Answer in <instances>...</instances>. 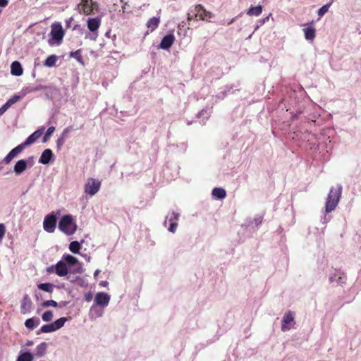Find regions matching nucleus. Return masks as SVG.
<instances>
[{
	"mask_svg": "<svg viewBox=\"0 0 361 361\" xmlns=\"http://www.w3.org/2000/svg\"><path fill=\"white\" fill-rule=\"evenodd\" d=\"M160 23V18L159 17H153L148 20L147 22V27L149 29V32H153L155 29H157Z\"/></svg>",
	"mask_w": 361,
	"mask_h": 361,
	"instance_id": "nucleus-20",
	"label": "nucleus"
},
{
	"mask_svg": "<svg viewBox=\"0 0 361 361\" xmlns=\"http://www.w3.org/2000/svg\"><path fill=\"white\" fill-rule=\"evenodd\" d=\"M1 12H2V10H1V9H0V14L1 13Z\"/></svg>",
	"mask_w": 361,
	"mask_h": 361,
	"instance_id": "nucleus-50",
	"label": "nucleus"
},
{
	"mask_svg": "<svg viewBox=\"0 0 361 361\" xmlns=\"http://www.w3.org/2000/svg\"><path fill=\"white\" fill-rule=\"evenodd\" d=\"M59 230L68 235H73L77 230V225L73 216L70 214L61 217L59 223Z\"/></svg>",
	"mask_w": 361,
	"mask_h": 361,
	"instance_id": "nucleus-3",
	"label": "nucleus"
},
{
	"mask_svg": "<svg viewBox=\"0 0 361 361\" xmlns=\"http://www.w3.org/2000/svg\"><path fill=\"white\" fill-rule=\"evenodd\" d=\"M54 130H55V128L54 126H51L47 129V130L43 137V140H42L43 142H46L49 139V137L53 134Z\"/></svg>",
	"mask_w": 361,
	"mask_h": 361,
	"instance_id": "nucleus-33",
	"label": "nucleus"
},
{
	"mask_svg": "<svg viewBox=\"0 0 361 361\" xmlns=\"http://www.w3.org/2000/svg\"><path fill=\"white\" fill-rule=\"evenodd\" d=\"M11 73L15 76H20L23 74V71L20 62L16 61L11 63Z\"/></svg>",
	"mask_w": 361,
	"mask_h": 361,
	"instance_id": "nucleus-18",
	"label": "nucleus"
},
{
	"mask_svg": "<svg viewBox=\"0 0 361 361\" xmlns=\"http://www.w3.org/2000/svg\"><path fill=\"white\" fill-rule=\"evenodd\" d=\"M66 320L67 319L66 317H61L53 323L43 325L40 329V331L42 333H50L55 331L63 326Z\"/></svg>",
	"mask_w": 361,
	"mask_h": 361,
	"instance_id": "nucleus-5",
	"label": "nucleus"
},
{
	"mask_svg": "<svg viewBox=\"0 0 361 361\" xmlns=\"http://www.w3.org/2000/svg\"><path fill=\"white\" fill-rule=\"evenodd\" d=\"M110 300L109 295L103 292H100L96 294L94 298V302L99 306H106Z\"/></svg>",
	"mask_w": 361,
	"mask_h": 361,
	"instance_id": "nucleus-13",
	"label": "nucleus"
},
{
	"mask_svg": "<svg viewBox=\"0 0 361 361\" xmlns=\"http://www.w3.org/2000/svg\"><path fill=\"white\" fill-rule=\"evenodd\" d=\"M168 219H169V222H173V221L177 222L178 221V219H179V214L178 213L172 212L170 214V215L168 217Z\"/></svg>",
	"mask_w": 361,
	"mask_h": 361,
	"instance_id": "nucleus-36",
	"label": "nucleus"
},
{
	"mask_svg": "<svg viewBox=\"0 0 361 361\" xmlns=\"http://www.w3.org/2000/svg\"><path fill=\"white\" fill-rule=\"evenodd\" d=\"M57 217L53 212L47 214L43 221L44 231L48 233H54L56 226Z\"/></svg>",
	"mask_w": 361,
	"mask_h": 361,
	"instance_id": "nucleus-6",
	"label": "nucleus"
},
{
	"mask_svg": "<svg viewBox=\"0 0 361 361\" xmlns=\"http://www.w3.org/2000/svg\"><path fill=\"white\" fill-rule=\"evenodd\" d=\"M33 360V355L30 352H25L22 354H20L17 361H32Z\"/></svg>",
	"mask_w": 361,
	"mask_h": 361,
	"instance_id": "nucleus-29",
	"label": "nucleus"
},
{
	"mask_svg": "<svg viewBox=\"0 0 361 361\" xmlns=\"http://www.w3.org/2000/svg\"><path fill=\"white\" fill-rule=\"evenodd\" d=\"M43 132L42 129H39L36 131H35L32 134H31L26 140L25 141L22 143L23 145L25 147L27 145H30L32 143H34L37 139L39 138V137L42 135Z\"/></svg>",
	"mask_w": 361,
	"mask_h": 361,
	"instance_id": "nucleus-15",
	"label": "nucleus"
},
{
	"mask_svg": "<svg viewBox=\"0 0 361 361\" xmlns=\"http://www.w3.org/2000/svg\"><path fill=\"white\" fill-rule=\"evenodd\" d=\"M127 3L124 2L123 5L121 6V11L123 13L126 12V8Z\"/></svg>",
	"mask_w": 361,
	"mask_h": 361,
	"instance_id": "nucleus-43",
	"label": "nucleus"
},
{
	"mask_svg": "<svg viewBox=\"0 0 361 361\" xmlns=\"http://www.w3.org/2000/svg\"><path fill=\"white\" fill-rule=\"evenodd\" d=\"M25 149V147L21 143L20 145H18L15 148H13L4 159V162L6 164H9L13 158H15L16 156H18L20 153H21L23 149Z\"/></svg>",
	"mask_w": 361,
	"mask_h": 361,
	"instance_id": "nucleus-12",
	"label": "nucleus"
},
{
	"mask_svg": "<svg viewBox=\"0 0 361 361\" xmlns=\"http://www.w3.org/2000/svg\"><path fill=\"white\" fill-rule=\"evenodd\" d=\"M53 318V312L51 310L46 311L42 316L44 322H50Z\"/></svg>",
	"mask_w": 361,
	"mask_h": 361,
	"instance_id": "nucleus-34",
	"label": "nucleus"
},
{
	"mask_svg": "<svg viewBox=\"0 0 361 361\" xmlns=\"http://www.w3.org/2000/svg\"><path fill=\"white\" fill-rule=\"evenodd\" d=\"M20 99V96L15 95L11 99H9L6 103L9 104V106H11L12 104H15L16 102H18Z\"/></svg>",
	"mask_w": 361,
	"mask_h": 361,
	"instance_id": "nucleus-37",
	"label": "nucleus"
},
{
	"mask_svg": "<svg viewBox=\"0 0 361 361\" xmlns=\"http://www.w3.org/2000/svg\"><path fill=\"white\" fill-rule=\"evenodd\" d=\"M40 324L39 318L32 317L27 319L25 322V326L30 329H33L35 326H37Z\"/></svg>",
	"mask_w": 361,
	"mask_h": 361,
	"instance_id": "nucleus-23",
	"label": "nucleus"
},
{
	"mask_svg": "<svg viewBox=\"0 0 361 361\" xmlns=\"http://www.w3.org/2000/svg\"><path fill=\"white\" fill-rule=\"evenodd\" d=\"M212 17V13L207 11L202 4H196L188 13L187 20L188 21L201 20L209 22Z\"/></svg>",
	"mask_w": 361,
	"mask_h": 361,
	"instance_id": "nucleus-1",
	"label": "nucleus"
},
{
	"mask_svg": "<svg viewBox=\"0 0 361 361\" xmlns=\"http://www.w3.org/2000/svg\"><path fill=\"white\" fill-rule=\"evenodd\" d=\"M101 25V19L99 18H88L87 25L88 30L93 33L94 37L91 39L95 40L98 37L97 30Z\"/></svg>",
	"mask_w": 361,
	"mask_h": 361,
	"instance_id": "nucleus-8",
	"label": "nucleus"
},
{
	"mask_svg": "<svg viewBox=\"0 0 361 361\" xmlns=\"http://www.w3.org/2000/svg\"><path fill=\"white\" fill-rule=\"evenodd\" d=\"M8 4V0H0V7H6Z\"/></svg>",
	"mask_w": 361,
	"mask_h": 361,
	"instance_id": "nucleus-41",
	"label": "nucleus"
},
{
	"mask_svg": "<svg viewBox=\"0 0 361 361\" xmlns=\"http://www.w3.org/2000/svg\"><path fill=\"white\" fill-rule=\"evenodd\" d=\"M37 287L39 289L43 290V291H45V292H48V293H52L53 290H54V284L51 283H39L37 285Z\"/></svg>",
	"mask_w": 361,
	"mask_h": 361,
	"instance_id": "nucleus-28",
	"label": "nucleus"
},
{
	"mask_svg": "<svg viewBox=\"0 0 361 361\" xmlns=\"http://www.w3.org/2000/svg\"><path fill=\"white\" fill-rule=\"evenodd\" d=\"M68 270L63 261H59L55 265V273L59 276H65L68 274Z\"/></svg>",
	"mask_w": 361,
	"mask_h": 361,
	"instance_id": "nucleus-14",
	"label": "nucleus"
},
{
	"mask_svg": "<svg viewBox=\"0 0 361 361\" xmlns=\"http://www.w3.org/2000/svg\"><path fill=\"white\" fill-rule=\"evenodd\" d=\"M262 13V6L261 5L252 6L247 11V15L250 16H259Z\"/></svg>",
	"mask_w": 361,
	"mask_h": 361,
	"instance_id": "nucleus-22",
	"label": "nucleus"
},
{
	"mask_svg": "<svg viewBox=\"0 0 361 361\" xmlns=\"http://www.w3.org/2000/svg\"><path fill=\"white\" fill-rule=\"evenodd\" d=\"M27 161L25 159H20L16 163L13 167V171L16 175H20L27 169Z\"/></svg>",
	"mask_w": 361,
	"mask_h": 361,
	"instance_id": "nucleus-17",
	"label": "nucleus"
},
{
	"mask_svg": "<svg viewBox=\"0 0 361 361\" xmlns=\"http://www.w3.org/2000/svg\"><path fill=\"white\" fill-rule=\"evenodd\" d=\"M54 271L55 272V266H51L50 267L47 268V272L52 273Z\"/></svg>",
	"mask_w": 361,
	"mask_h": 361,
	"instance_id": "nucleus-42",
	"label": "nucleus"
},
{
	"mask_svg": "<svg viewBox=\"0 0 361 361\" xmlns=\"http://www.w3.org/2000/svg\"><path fill=\"white\" fill-rule=\"evenodd\" d=\"M69 56L71 58H74L76 59L80 63L84 64L83 58L82 56V50L78 49L75 51H71L69 54Z\"/></svg>",
	"mask_w": 361,
	"mask_h": 361,
	"instance_id": "nucleus-27",
	"label": "nucleus"
},
{
	"mask_svg": "<svg viewBox=\"0 0 361 361\" xmlns=\"http://www.w3.org/2000/svg\"><path fill=\"white\" fill-rule=\"evenodd\" d=\"M53 157L52 151L50 149H46L42 154L39 162L43 164H47Z\"/></svg>",
	"mask_w": 361,
	"mask_h": 361,
	"instance_id": "nucleus-19",
	"label": "nucleus"
},
{
	"mask_svg": "<svg viewBox=\"0 0 361 361\" xmlns=\"http://www.w3.org/2000/svg\"><path fill=\"white\" fill-rule=\"evenodd\" d=\"M334 0H331L329 3L324 5L323 6H322L319 10H318V15L322 17L329 10L330 6L332 4V1Z\"/></svg>",
	"mask_w": 361,
	"mask_h": 361,
	"instance_id": "nucleus-32",
	"label": "nucleus"
},
{
	"mask_svg": "<svg viewBox=\"0 0 361 361\" xmlns=\"http://www.w3.org/2000/svg\"><path fill=\"white\" fill-rule=\"evenodd\" d=\"M63 259L67 264L72 266L75 265L78 262V260L76 257L70 255H64Z\"/></svg>",
	"mask_w": 361,
	"mask_h": 361,
	"instance_id": "nucleus-31",
	"label": "nucleus"
},
{
	"mask_svg": "<svg viewBox=\"0 0 361 361\" xmlns=\"http://www.w3.org/2000/svg\"><path fill=\"white\" fill-rule=\"evenodd\" d=\"M52 38L55 40H61L64 35V32L61 25L54 27L51 31Z\"/></svg>",
	"mask_w": 361,
	"mask_h": 361,
	"instance_id": "nucleus-16",
	"label": "nucleus"
},
{
	"mask_svg": "<svg viewBox=\"0 0 361 361\" xmlns=\"http://www.w3.org/2000/svg\"><path fill=\"white\" fill-rule=\"evenodd\" d=\"M81 249V245L78 241H72L69 245V250L75 254L79 252Z\"/></svg>",
	"mask_w": 361,
	"mask_h": 361,
	"instance_id": "nucleus-30",
	"label": "nucleus"
},
{
	"mask_svg": "<svg viewBox=\"0 0 361 361\" xmlns=\"http://www.w3.org/2000/svg\"><path fill=\"white\" fill-rule=\"evenodd\" d=\"M341 193L342 187L340 185L330 189L325 205L326 213L331 212L336 209L341 197Z\"/></svg>",
	"mask_w": 361,
	"mask_h": 361,
	"instance_id": "nucleus-2",
	"label": "nucleus"
},
{
	"mask_svg": "<svg viewBox=\"0 0 361 361\" xmlns=\"http://www.w3.org/2000/svg\"><path fill=\"white\" fill-rule=\"evenodd\" d=\"M106 283H107V282H106V281H102V282L100 283V285H102V286H104L106 285Z\"/></svg>",
	"mask_w": 361,
	"mask_h": 361,
	"instance_id": "nucleus-45",
	"label": "nucleus"
},
{
	"mask_svg": "<svg viewBox=\"0 0 361 361\" xmlns=\"http://www.w3.org/2000/svg\"><path fill=\"white\" fill-rule=\"evenodd\" d=\"M47 344L45 342H42L36 347L35 355L37 357H43L47 351Z\"/></svg>",
	"mask_w": 361,
	"mask_h": 361,
	"instance_id": "nucleus-24",
	"label": "nucleus"
},
{
	"mask_svg": "<svg viewBox=\"0 0 361 361\" xmlns=\"http://www.w3.org/2000/svg\"><path fill=\"white\" fill-rule=\"evenodd\" d=\"M57 61V56L54 54L49 56L44 61V66L46 67L51 68L56 65Z\"/></svg>",
	"mask_w": 361,
	"mask_h": 361,
	"instance_id": "nucleus-25",
	"label": "nucleus"
},
{
	"mask_svg": "<svg viewBox=\"0 0 361 361\" xmlns=\"http://www.w3.org/2000/svg\"><path fill=\"white\" fill-rule=\"evenodd\" d=\"M234 21V18L231 20V21L228 24H231Z\"/></svg>",
	"mask_w": 361,
	"mask_h": 361,
	"instance_id": "nucleus-48",
	"label": "nucleus"
},
{
	"mask_svg": "<svg viewBox=\"0 0 361 361\" xmlns=\"http://www.w3.org/2000/svg\"><path fill=\"white\" fill-rule=\"evenodd\" d=\"M9 104L6 102L0 108V116L2 115L8 108Z\"/></svg>",
	"mask_w": 361,
	"mask_h": 361,
	"instance_id": "nucleus-40",
	"label": "nucleus"
},
{
	"mask_svg": "<svg viewBox=\"0 0 361 361\" xmlns=\"http://www.w3.org/2000/svg\"><path fill=\"white\" fill-rule=\"evenodd\" d=\"M6 228L4 224H0V240L4 237Z\"/></svg>",
	"mask_w": 361,
	"mask_h": 361,
	"instance_id": "nucleus-39",
	"label": "nucleus"
},
{
	"mask_svg": "<svg viewBox=\"0 0 361 361\" xmlns=\"http://www.w3.org/2000/svg\"><path fill=\"white\" fill-rule=\"evenodd\" d=\"M32 302L28 295H25L20 303V312L23 314H28L31 312Z\"/></svg>",
	"mask_w": 361,
	"mask_h": 361,
	"instance_id": "nucleus-10",
	"label": "nucleus"
},
{
	"mask_svg": "<svg viewBox=\"0 0 361 361\" xmlns=\"http://www.w3.org/2000/svg\"><path fill=\"white\" fill-rule=\"evenodd\" d=\"M294 322V313L291 311H288L285 313L281 321V331H286L290 329V324Z\"/></svg>",
	"mask_w": 361,
	"mask_h": 361,
	"instance_id": "nucleus-9",
	"label": "nucleus"
},
{
	"mask_svg": "<svg viewBox=\"0 0 361 361\" xmlns=\"http://www.w3.org/2000/svg\"><path fill=\"white\" fill-rule=\"evenodd\" d=\"M175 40H176V38L173 34L166 35V36H164L162 38V39L159 44V48L164 49V50H168L173 44Z\"/></svg>",
	"mask_w": 361,
	"mask_h": 361,
	"instance_id": "nucleus-11",
	"label": "nucleus"
},
{
	"mask_svg": "<svg viewBox=\"0 0 361 361\" xmlns=\"http://www.w3.org/2000/svg\"><path fill=\"white\" fill-rule=\"evenodd\" d=\"M169 223H170V225H169V231L174 233L176 230L178 223L175 222V221L169 222Z\"/></svg>",
	"mask_w": 361,
	"mask_h": 361,
	"instance_id": "nucleus-38",
	"label": "nucleus"
},
{
	"mask_svg": "<svg viewBox=\"0 0 361 361\" xmlns=\"http://www.w3.org/2000/svg\"><path fill=\"white\" fill-rule=\"evenodd\" d=\"M268 20H269V17L265 18L264 19L262 20V23H265Z\"/></svg>",
	"mask_w": 361,
	"mask_h": 361,
	"instance_id": "nucleus-46",
	"label": "nucleus"
},
{
	"mask_svg": "<svg viewBox=\"0 0 361 361\" xmlns=\"http://www.w3.org/2000/svg\"><path fill=\"white\" fill-rule=\"evenodd\" d=\"M68 128L65 129V130H64V131H63V133H65L68 132Z\"/></svg>",
	"mask_w": 361,
	"mask_h": 361,
	"instance_id": "nucleus-47",
	"label": "nucleus"
},
{
	"mask_svg": "<svg viewBox=\"0 0 361 361\" xmlns=\"http://www.w3.org/2000/svg\"><path fill=\"white\" fill-rule=\"evenodd\" d=\"M97 7V3L93 2L92 0H82L81 3L78 5L80 13L82 12L87 16L90 15Z\"/></svg>",
	"mask_w": 361,
	"mask_h": 361,
	"instance_id": "nucleus-7",
	"label": "nucleus"
},
{
	"mask_svg": "<svg viewBox=\"0 0 361 361\" xmlns=\"http://www.w3.org/2000/svg\"><path fill=\"white\" fill-rule=\"evenodd\" d=\"M212 195H213V196H214L219 199H223L226 197V192L223 188H215L212 190Z\"/></svg>",
	"mask_w": 361,
	"mask_h": 361,
	"instance_id": "nucleus-26",
	"label": "nucleus"
},
{
	"mask_svg": "<svg viewBox=\"0 0 361 361\" xmlns=\"http://www.w3.org/2000/svg\"><path fill=\"white\" fill-rule=\"evenodd\" d=\"M42 305L43 307H48L49 306L56 307H57L58 304H57V302L55 300H49L44 301L42 304Z\"/></svg>",
	"mask_w": 361,
	"mask_h": 361,
	"instance_id": "nucleus-35",
	"label": "nucleus"
},
{
	"mask_svg": "<svg viewBox=\"0 0 361 361\" xmlns=\"http://www.w3.org/2000/svg\"><path fill=\"white\" fill-rule=\"evenodd\" d=\"M90 297H87V300H90Z\"/></svg>",
	"mask_w": 361,
	"mask_h": 361,
	"instance_id": "nucleus-49",
	"label": "nucleus"
},
{
	"mask_svg": "<svg viewBox=\"0 0 361 361\" xmlns=\"http://www.w3.org/2000/svg\"><path fill=\"white\" fill-rule=\"evenodd\" d=\"M101 187V182L97 179L90 178L85 185V192L92 196L95 195Z\"/></svg>",
	"mask_w": 361,
	"mask_h": 361,
	"instance_id": "nucleus-4",
	"label": "nucleus"
},
{
	"mask_svg": "<svg viewBox=\"0 0 361 361\" xmlns=\"http://www.w3.org/2000/svg\"><path fill=\"white\" fill-rule=\"evenodd\" d=\"M99 273H100V270L97 269V270L94 271V276L96 278V277L99 275Z\"/></svg>",
	"mask_w": 361,
	"mask_h": 361,
	"instance_id": "nucleus-44",
	"label": "nucleus"
},
{
	"mask_svg": "<svg viewBox=\"0 0 361 361\" xmlns=\"http://www.w3.org/2000/svg\"><path fill=\"white\" fill-rule=\"evenodd\" d=\"M303 31L307 40L312 41L315 38L316 30L313 27L305 28Z\"/></svg>",
	"mask_w": 361,
	"mask_h": 361,
	"instance_id": "nucleus-21",
	"label": "nucleus"
}]
</instances>
